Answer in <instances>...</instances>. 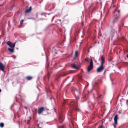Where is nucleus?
<instances>
[{
	"mask_svg": "<svg viewBox=\"0 0 128 128\" xmlns=\"http://www.w3.org/2000/svg\"><path fill=\"white\" fill-rule=\"evenodd\" d=\"M18 117H19V116H18Z\"/></svg>",
	"mask_w": 128,
	"mask_h": 128,
	"instance_id": "39",
	"label": "nucleus"
},
{
	"mask_svg": "<svg viewBox=\"0 0 128 128\" xmlns=\"http://www.w3.org/2000/svg\"><path fill=\"white\" fill-rule=\"evenodd\" d=\"M71 106L72 108L75 110L76 111L78 110V108L77 105L75 103H74L71 104Z\"/></svg>",
	"mask_w": 128,
	"mask_h": 128,
	"instance_id": "3",
	"label": "nucleus"
},
{
	"mask_svg": "<svg viewBox=\"0 0 128 128\" xmlns=\"http://www.w3.org/2000/svg\"><path fill=\"white\" fill-rule=\"evenodd\" d=\"M93 68V64L92 59L91 58L90 59V65L88 66L87 70L88 72H89Z\"/></svg>",
	"mask_w": 128,
	"mask_h": 128,
	"instance_id": "2",
	"label": "nucleus"
},
{
	"mask_svg": "<svg viewBox=\"0 0 128 128\" xmlns=\"http://www.w3.org/2000/svg\"><path fill=\"white\" fill-rule=\"evenodd\" d=\"M116 32L115 30L112 28L110 32V35L112 37H113L115 34L116 33Z\"/></svg>",
	"mask_w": 128,
	"mask_h": 128,
	"instance_id": "6",
	"label": "nucleus"
},
{
	"mask_svg": "<svg viewBox=\"0 0 128 128\" xmlns=\"http://www.w3.org/2000/svg\"><path fill=\"white\" fill-rule=\"evenodd\" d=\"M120 10H117L116 8L114 11V19L113 20V23L114 24L118 21L120 16Z\"/></svg>",
	"mask_w": 128,
	"mask_h": 128,
	"instance_id": "1",
	"label": "nucleus"
},
{
	"mask_svg": "<svg viewBox=\"0 0 128 128\" xmlns=\"http://www.w3.org/2000/svg\"><path fill=\"white\" fill-rule=\"evenodd\" d=\"M2 90L1 89H0V92H1Z\"/></svg>",
	"mask_w": 128,
	"mask_h": 128,
	"instance_id": "37",
	"label": "nucleus"
},
{
	"mask_svg": "<svg viewBox=\"0 0 128 128\" xmlns=\"http://www.w3.org/2000/svg\"><path fill=\"white\" fill-rule=\"evenodd\" d=\"M118 116L117 115H115L114 118V121L115 124H117V120L118 119Z\"/></svg>",
	"mask_w": 128,
	"mask_h": 128,
	"instance_id": "11",
	"label": "nucleus"
},
{
	"mask_svg": "<svg viewBox=\"0 0 128 128\" xmlns=\"http://www.w3.org/2000/svg\"><path fill=\"white\" fill-rule=\"evenodd\" d=\"M60 128H65L64 126H62L60 127Z\"/></svg>",
	"mask_w": 128,
	"mask_h": 128,
	"instance_id": "26",
	"label": "nucleus"
},
{
	"mask_svg": "<svg viewBox=\"0 0 128 128\" xmlns=\"http://www.w3.org/2000/svg\"><path fill=\"white\" fill-rule=\"evenodd\" d=\"M101 62L100 63V65H103V64L104 62L105 58L103 56H102L101 57Z\"/></svg>",
	"mask_w": 128,
	"mask_h": 128,
	"instance_id": "12",
	"label": "nucleus"
},
{
	"mask_svg": "<svg viewBox=\"0 0 128 128\" xmlns=\"http://www.w3.org/2000/svg\"><path fill=\"white\" fill-rule=\"evenodd\" d=\"M33 78L32 77L30 76H28L26 78V79L28 80H31Z\"/></svg>",
	"mask_w": 128,
	"mask_h": 128,
	"instance_id": "17",
	"label": "nucleus"
},
{
	"mask_svg": "<svg viewBox=\"0 0 128 128\" xmlns=\"http://www.w3.org/2000/svg\"><path fill=\"white\" fill-rule=\"evenodd\" d=\"M64 100V101L62 104V106H64L65 105V103L66 102V100Z\"/></svg>",
	"mask_w": 128,
	"mask_h": 128,
	"instance_id": "22",
	"label": "nucleus"
},
{
	"mask_svg": "<svg viewBox=\"0 0 128 128\" xmlns=\"http://www.w3.org/2000/svg\"><path fill=\"white\" fill-rule=\"evenodd\" d=\"M95 84H97V83H96V82H95Z\"/></svg>",
	"mask_w": 128,
	"mask_h": 128,
	"instance_id": "38",
	"label": "nucleus"
},
{
	"mask_svg": "<svg viewBox=\"0 0 128 128\" xmlns=\"http://www.w3.org/2000/svg\"><path fill=\"white\" fill-rule=\"evenodd\" d=\"M24 21V20H21V21H20V24H22L23 23V22Z\"/></svg>",
	"mask_w": 128,
	"mask_h": 128,
	"instance_id": "27",
	"label": "nucleus"
},
{
	"mask_svg": "<svg viewBox=\"0 0 128 128\" xmlns=\"http://www.w3.org/2000/svg\"><path fill=\"white\" fill-rule=\"evenodd\" d=\"M67 74H68L67 73H65L64 74H62L60 76H58V78H59L60 76H66Z\"/></svg>",
	"mask_w": 128,
	"mask_h": 128,
	"instance_id": "20",
	"label": "nucleus"
},
{
	"mask_svg": "<svg viewBox=\"0 0 128 128\" xmlns=\"http://www.w3.org/2000/svg\"><path fill=\"white\" fill-rule=\"evenodd\" d=\"M16 102H18V100H17V98L16 97Z\"/></svg>",
	"mask_w": 128,
	"mask_h": 128,
	"instance_id": "32",
	"label": "nucleus"
},
{
	"mask_svg": "<svg viewBox=\"0 0 128 128\" xmlns=\"http://www.w3.org/2000/svg\"><path fill=\"white\" fill-rule=\"evenodd\" d=\"M13 6H11L10 8V10H11L13 8Z\"/></svg>",
	"mask_w": 128,
	"mask_h": 128,
	"instance_id": "31",
	"label": "nucleus"
},
{
	"mask_svg": "<svg viewBox=\"0 0 128 128\" xmlns=\"http://www.w3.org/2000/svg\"><path fill=\"white\" fill-rule=\"evenodd\" d=\"M41 15L42 16H45V17H46V14H41Z\"/></svg>",
	"mask_w": 128,
	"mask_h": 128,
	"instance_id": "28",
	"label": "nucleus"
},
{
	"mask_svg": "<svg viewBox=\"0 0 128 128\" xmlns=\"http://www.w3.org/2000/svg\"><path fill=\"white\" fill-rule=\"evenodd\" d=\"M4 124L3 123H1L0 124V126L1 127H3L4 126Z\"/></svg>",
	"mask_w": 128,
	"mask_h": 128,
	"instance_id": "21",
	"label": "nucleus"
},
{
	"mask_svg": "<svg viewBox=\"0 0 128 128\" xmlns=\"http://www.w3.org/2000/svg\"><path fill=\"white\" fill-rule=\"evenodd\" d=\"M51 73V72H50L49 71H48L47 77L48 78V80L49 79V76Z\"/></svg>",
	"mask_w": 128,
	"mask_h": 128,
	"instance_id": "19",
	"label": "nucleus"
},
{
	"mask_svg": "<svg viewBox=\"0 0 128 128\" xmlns=\"http://www.w3.org/2000/svg\"><path fill=\"white\" fill-rule=\"evenodd\" d=\"M101 96V95H100L99 96H98V97L97 98H99V97H100V96Z\"/></svg>",
	"mask_w": 128,
	"mask_h": 128,
	"instance_id": "34",
	"label": "nucleus"
},
{
	"mask_svg": "<svg viewBox=\"0 0 128 128\" xmlns=\"http://www.w3.org/2000/svg\"><path fill=\"white\" fill-rule=\"evenodd\" d=\"M100 66L98 67L97 69L96 72H100L102 71L104 69L103 65H100Z\"/></svg>",
	"mask_w": 128,
	"mask_h": 128,
	"instance_id": "5",
	"label": "nucleus"
},
{
	"mask_svg": "<svg viewBox=\"0 0 128 128\" xmlns=\"http://www.w3.org/2000/svg\"><path fill=\"white\" fill-rule=\"evenodd\" d=\"M44 110V108L43 107L38 108V114L39 115Z\"/></svg>",
	"mask_w": 128,
	"mask_h": 128,
	"instance_id": "7",
	"label": "nucleus"
},
{
	"mask_svg": "<svg viewBox=\"0 0 128 128\" xmlns=\"http://www.w3.org/2000/svg\"><path fill=\"white\" fill-rule=\"evenodd\" d=\"M126 57L128 59V54H127V55Z\"/></svg>",
	"mask_w": 128,
	"mask_h": 128,
	"instance_id": "35",
	"label": "nucleus"
},
{
	"mask_svg": "<svg viewBox=\"0 0 128 128\" xmlns=\"http://www.w3.org/2000/svg\"><path fill=\"white\" fill-rule=\"evenodd\" d=\"M5 66H4L2 63L0 62V70L3 72L4 71Z\"/></svg>",
	"mask_w": 128,
	"mask_h": 128,
	"instance_id": "9",
	"label": "nucleus"
},
{
	"mask_svg": "<svg viewBox=\"0 0 128 128\" xmlns=\"http://www.w3.org/2000/svg\"><path fill=\"white\" fill-rule=\"evenodd\" d=\"M59 122H62L64 119V116L62 115H60L59 116Z\"/></svg>",
	"mask_w": 128,
	"mask_h": 128,
	"instance_id": "10",
	"label": "nucleus"
},
{
	"mask_svg": "<svg viewBox=\"0 0 128 128\" xmlns=\"http://www.w3.org/2000/svg\"><path fill=\"white\" fill-rule=\"evenodd\" d=\"M120 26H119L118 28V32H120L121 30V26H123L124 25V24H123V20H122L120 22Z\"/></svg>",
	"mask_w": 128,
	"mask_h": 128,
	"instance_id": "8",
	"label": "nucleus"
},
{
	"mask_svg": "<svg viewBox=\"0 0 128 128\" xmlns=\"http://www.w3.org/2000/svg\"><path fill=\"white\" fill-rule=\"evenodd\" d=\"M116 124H115V123H114V124H113L114 127L115 128H116Z\"/></svg>",
	"mask_w": 128,
	"mask_h": 128,
	"instance_id": "30",
	"label": "nucleus"
},
{
	"mask_svg": "<svg viewBox=\"0 0 128 128\" xmlns=\"http://www.w3.org/2000/svg\"><path fill=\"white\" fill-rule=\"evenodd\" d=\"M116 0H112V3L111 7L112 8L115 7L116 6V5L114 4L115 2V1Z\"/></svg>",
	"mask_w": 128,
	"mask_h": 128,
	"instance_id": "13",
	"label": "nucleus"
},
{
	"mask_svg": "<svg viewBox=\"0 0 128 128\" xmlns=\"http://www.w3.org/2000/svg\"><path fill=\"white\" fill-rule=\"evenodd\" d=\"M89 60L90 59L89 58H86L85 59V60L87 62H88Z\"/></svg>",
	"mask_w": 128,
	"mask_h": 128,
	"instance_id": "24",
	"label": "nucleus"
},
{
	"mask_svg": "<svg viewBox=\"0 0 128 128\" xmlns=\"http://www.w3.org/2000/svg\"><path fill=\"white\" fill-rule=\"evenodd\" d=\"M78 52L76 50L75 52L74 56L73 58V60H75L76 58L78 56Z\"/></svg>",
	"mask_w": 128,
	"mask_h": 128,
	"instance_id": "15",
	"label": "nucleus"
},
{
	"mask_svg": "<svg viewBox=\"0 0 128 128\" xmlns=\"http://www.w3.org/2000/svg\"><path fill=\"white\" fill-rule=\"evenodd\" d=\"M32 10V7L31 6H30L29 8V9H26V10L25 12L26 13H27L29 12H30V11L31 10Z\"/></svg>",
	"mask_w": 128,
	"mask_h": 128,
	"instance_id": "16",
	"label": "nucleus"
},
{
	"mask_svg": "<svg viewBox=\"0 0 128 128\" xmlns=\"http://www.w3.org/2000/svg\"><path fill=\"white\" fill-rule=\"evenodd\" d=\"M6 44L9 46L11 48H14L16 42L13 44L12 42L10 41H8L6 42Z\"/></svg>",
	"mask_w": 128,
	"mask_h": 128,
	"instance_id": "4",
	"label": "nucleus"
},
{
	"mask_svg": "<svg viewBox=\"0 0 128 128\" xmlns=\"http://www.w3.org/2000/svg\"><path fill=\"white\" fill-rule=\"evenodd\" d=\"M14 48H9L8 49V51L11 53H13L14 52Z\"/></svg>",
	"mask_w": 128,
	"mask_h": 128,
	"instance_id": "18",
	"label": "nucleus"
},
{
	"mask_svg": "<svg viewBox=\"0 0 128 128\" xmlns=\"http://www.w3.org/2000/svg\"><path fill=\"white\" fill-rule=\"evenodd\" d=\"M30 120H28L27 121V124H30Z\"/></svg>",
	"mask_w": 128,
	"mask_h": 128,
	"instance_id": "25",
	"label": "nucleus"
},
{
	"mask_svg": "<svg viewBox=\"0 0 128 128\" xmlns=\"http://www.w3.org/2000/svg\"><path fill=\"white\" fill-rule=\"evenodd\" d=\"M98 128H104L101 125H100Z\"/></svg>",
	"mask_w": 128,
	"mask_h": 128,
	"instance_id": "29",
	"label": "nucleus"
},
{
	"mask_svg": "<svg viewBox=\"0 0 128 128\" xmlns=\"http://www.w3.org/2000/svg\"><path fill=\"white\" fill-rule=\"evenodd\" d=\"M24 107L26 109V110L27 109V107L26 106H24Z\"/></svg>",
	"mask_w": 128,
	"mask_h": 128,
	"instance_id": "33",
	"label": "nucleus"
},
{
	"mask_svg": "<svg viewBox=\"0 0 128 128\" xmlns=\"http://www.w3.org/2000/svg\"><path fill=\"white\" fill-rule=\"evenodd\" d=\"M72 68L75 69H78L79 68V67L77 65H76L74 64L72 65Z\"/></svg>",
	"mask_w": 128,
	"mask_h": 128,
	"instance_id": "14",
	"label": "nucleus"
},
{
	"mask_svg": "<svg viewBox=\"0 0 128 128\" xmlns=\"http://www.w3.org/2000/svg\"><path fill=\"white\" fill-rule=\"evenodd\" d=\"M69 78V77H67L64 80L63 83H64V82L66 81V80H67V79Z\"/></svg>",
	"mask_w": 128,
	"mask_h": 128,
	"instance_id": "23",
	"label": "nucleus"
},
{
	"mask_svg": "<svg viewBox=\"0 0 128 128\" xmlns=\"http://www.w3.org/2000/svg\"><path fill=\"white\" fill-rule=\"evenodd\" d=\"M54 16H53V18H52V20H53V19H54Z\"/></svg>",
	"mask_w": 128,
	"mask_h": 128,
	"instance_id": "36",
	"label": "nucleus"
}]
</instances>
